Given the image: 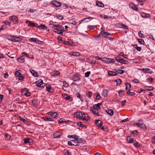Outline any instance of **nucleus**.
Instances as JSON below:
<instances>
[{
    "mask_svg": "<svg viewBox=\"0 0 155 155\" xmlns=\"http://www.w3.org/2000/svg\"><path fill=\"white\" fill-rule=\"evenodd\" d=\"M74 116L79 119L88 121L90 119V117L87 114L83 112H77L74 114Z\"/></svg>",
    "mask_w": 155,
    "mask_h": 155,
    "instance_id": "f257e3e1",
    "label": "nucleus"
},
{
    "mask_svg": "<svg viewBox=\"0 0 155 155\" xmlns=\"http://www.w3.org/2000/svg\"><path fill=\"white\" fill-rule=\"evenodd\" d=\"M53 26L52 28L54 29V31L57 34L62 35L63 32L64 31V29L61 25H54V24H51Z\"/></svg>",
    "mask_w": 155,
    "mask_h": 155,
    "instance_id": "f03ea898",
    "label": "nucleus"
},
{
    "mask_svg": "<svg viewBox=\"0 0 155 155\" xmlns=\"http://www.w3.org/2000/svg\"><path fill=\"white\" fill-rule=\"evenodd\" d=\"M101 105V104L99 103L96 104H94L93 107H90V110L92 113L97 116H99L100 114L98 111L100 109V106Z\"/></svg>",
    "mask_w": 155,
    "mask_h": 155,
    "instance_id": "7ed1b4c3",
    "label": "nucleus"
},
{
    "mask_svg": "<svg viewBox=\"0 0 155 155\" xmlns=\"http://www.w3.org/2000/svg\"><path fill=\"white\" fill-rule=\"evenodd\" d=\"M36 85L39 87L44 88L45 84L43 82V81L41 79L38 80L35 82Z\"/></svg>",
    "mask_w": 155,
    "mask_h": 155,
    "instance_id": "20e7f679",
    "label": "nucleus"
},
{
    "mask_svg": "<svg viewBox=\"0 0 155 155\" xmlns=\"http://www.w3.org/2000/svg\"><path fill=\"white\" fill-rule=\"evenodd\" d=\"M103 61L106 62L107 63H114L115 61V60L113 59L110 58H104L102 60Z\"/></svg>",
    "mask_w": 155,
    "mask_h": 155,
    "instance_id": "39448f33",
    "label": "nucleus"
},
{
    "mask_svg": "<svg viewBox=\"0 0 155 155\" xmlns=\"http://www.w3.org/2000/svg\"><path fill=\"white\" fill-rule=\"evenodd\" d=\"M81 79V76L78 74H76L72 77V79L74 81H79Z\"/></svg>",
    "mask_w": 155,
    "mask_h": 155,
    "instance_id": "423d86ee",
    "label": "nucleus"
},
{
    "mask_svg": "<svg viewBox=\"0 0 155 155\" xmlns=\"http://www.w3.org/2000/svg\"><path fill=\"white\" fill-rule=\"evenodd\" d=\"M9 19L14 24L18 23V21L17 17L15 16H11L9 18Z\"/></svg>",
    "mask_w": 155,
    "mask_h": 155,
    "instance_id": "0eeeda50",
    "label": "nucleus"
},
{
    "mask_svg": "<svg viewBox=\"0 0 155 155\" xmlns=\"http://www.w3.org/2000/svg\"><path fill=\"white\" fill-rule=\"evenodd\" d=\"M46 90L48 92L52 93L54 91V89L52 88L49 84H47L46 85Z\"/></svg>",
    "mask_w": 155,
    "mask_h": 155,
    "instance_id": "6e6552de",
    "label": "nucleus"
},
{
    "mask_svg": "<svg viewBox=\"0 0 155 155\" xmlns=\"http://www.w3.org/2000/svg\"><path fill=\"white\" fill-rule=\"evenodd\" d=\"M26 23L28 25V26L37 27V26L36 25L37 24L33 23L31 21L27 20L26 21Z\"/></svg>",
    "mask_w": 155,
    "mask_h": 155,
    "instance_id": "1a4fd4ad",
    "label": "nucleus"
},
{
    "mask_svg": "<svg viewBox=\"0 0 155 155\" xmlns=\"http://www.w3.org/2000/svg\"><path fill=\"white\" fill-rule=\"evenodd\" d=\"M51 3L56 8L58 7L61 5V3L59 2L56 1H52Z\"/></svg>",
    "mask_w": 155,
    "mask_h": 155,
    "instance_id": "9d476101",
    "label": "nucleus"
},
{
    "mask_svg": "<svg viewBox=\"0 0 155 155\" xmlns=\"http://www.w3.org/2000/svg\"><path fill=\"white\" fill-rule=\"evenodd\" d=\"M21 92L27 97H29L31 95V93L27 90L26 88H25L22 90L21 91Z\"/></svg>",
    "mask_w": 155,
    "mask_h": 155,
    "instance_id": "9b49d317",
    "label": "nucleus"
},
{
    "mask_svg": "<svg viewBox=\"0 0 155 155\" xmlns=\"http://www.w3.org/2000/svg\"><path fill=\"white\" fill-rule=\"evenodd\" d=\"M129 5L130 8L135 10L137 11L138 10V9L136 7V5L133 3H130Z\"/></svg>",
    "mask_w": 155,
    "mask_h": 155,
    "instance_id": "f8f14e48",
    "label": "nucleus"
},
{
    "mask_svg": "<svg viewBox=\"0 0 155 155\" xmlns=\"http://www.w3.org/2000/svg\"><path fill=\"white\" fill-rule=\"evenodd\" d=\"M142 120H139V123H136V125L139 127H140L143 129H145L146 128L145 125L143 124L140 123V122Z\"/></svg>",
    "mask_w": 155,
    "mask_h": 155,
    "instance_id": "ddd939ff",
    "label": "nucleus"
},
{
    "mask_svg": "<svg viewBox=\"0 0 155 155\" xmlns=\"http://www.w3.org/2000/svg\"><path fill=\"white\" fill-rule=\"evenodd\" d=\"M29 41L30 42H34L37 43H39L41 42L40 40L37 38H31L29 39Z\"/></svg>",
    "mask_w": 155,
    "mask_h": 155,
    "instance_id": "4468645a",
    "label": "nucleus"
},
{
    "mask_svg": "<svg viewBox=\"0 0 155 155\" xmlns=\"http://www.w3.org/2000/svg\"><path fill=\"white\" fill-rule=\"evenodd\" d=\"M117 25L119 27L123 28L126 29H128V27L126 25L121 23H119L117 24Z\"/></svg>",
    "mask_w": 155,
    "mask_h": 155,
    "instance_id": "2eb2a0df",
    "label": "nucleus"
},
{
    "mask_svg": "<svg viewBox=\"0 0 155 155\" xmlns=\"http://www.w3.org/2000/svg\"><path fill=\"white\" fill-rule=\"evenodd\" d=\"M117 25L119 27L123 28L126 29H128V27L126 25L121 23H119L117 24Z\"/></svg>",
    "mask_w": 155,
    "mask_h": 155,
    "instance_id": "dca6fc26",
    "label": "nucleus"
},
{
    "mask_svg": "<svg viewBox=\"0 0 155 155\" xmlns=\"http://www.w3.org/2000/svg\"><path fill=\"white\" fill-rule=\"evenodd\" d=\"M93 18L91 17H88L83 18L81 21V22L84 21V22H87L90 21Z\"/></svg>",
    "mask_w": 155,
    "mask_h": 155,
    "instance_id": "f3484780",
    "label": "nucleus"
},
{
    "mask_svg": "<svg viewBox=\"0 0 155 155\" xmlns=\"http://www.w3.org/2000/svg\"><path fill=\"white\" fill-rule=\"evenodd\" d=\"M95 124L96 125L99 127H101L103 123L100 120H96L95 121Z\"/></svg>",
    "mask_w": 155,
    "mask_h": 155,
    "instance_id": "a211bd4d",
    "label": "nucleus"
},
{
    "mask_svg": "<svg viewBox=\"0 0 155 155\" xmlns=\"http://www.w3.org/2000/svg\"><path fill=\"white\" fill-rule=\"evenodd\" d=\"M141 70L143 71L144 73H147L149 74H151L152 72L150 69L148 68H143Z\"/></svg>",
    "mask_w": 155,
    "mask_h": 155,
    "instance_id": "6ab92c4d",
    "label": "nucleus"
},
{
    "mask_svg": "<svg viewBox=\"0 0 155 155\" xmlns=\"http://www.w3.org/2000/svg\"><path fill=\"white\" fill-rule=\"evenodd\" d=\"M78 136H75L74 137V139H75V143H81L82 141V140L81 138H78Z\"/></svg>",
    "mask_w": 155,
    "mask_h": 155,
    "instance_id": "aec40b11",
    "label": "nucleus"
},
{
    "mask_svg": "<svg viewBox=\"0 0 155 155\" xmlns=\"http://www.w3.org/2000/svg\"><path fill=\"white\" fill-rule=\"evenodd\" d=\"M70 54L73 56L78 57L80 56V54L78 52H72L70 53Z\"/></svg>",
    "mask_w": 155,
    "mask_h": 155,
    "instance_id": "412c9836",
    "label": "nucleus"
},
{
    "mask_svg": "<svg viewBox=\"0 0 155 155\" xmlns=\"http://www.w3.org/2000/svg\"><path fill=\"white\" fill-rule=\"evenodd\" d=\"M64 97L66 100L68 101H71L73 100L72 98L67 94H65L64 96Z\"/></svg>",
    "mask_w": 155,
    "mask_h": 155,
    "instance_id": "4be33fe9",
    "label": "nucleus"
},
{
    "mask_svg": "<svg viewBox=\"0 0 155 155\" xmlns=\"http://www.w3.org/2000/svg\"><path fill=\"white\" fill-rule=\"evenodd\" d=\"M25 57L24 55L21 56L17 59V61L21 63H23L25 62Z\"/></svg>",
    "mask_w": 155,
    "mask_h": 155,
    "instance_id": "5701e85b",
    "label": "nucleus"
},
{
    "mask_svg": "<svg viewBox=\"0 0 155 155\" xmlns=\"http://www.w3.org/2000/svg\"><path fill=\"white\" fill-rule=\"evenodd\" d=\"M61 134H62V133L61 134L59 132H56L53 134V137L54 138H59Z\"/></svg>",
    "mask_w": 155,
    "mask_h": 155,
    "instance_id": "b1692460",
    "label": "nucleus"
},
{
    "mask_svg": "<svg viewBox=\"0 0 155 155\" xmlns=\"http://www.w3.org/2000/svg\"><path fill=\"white\" fill-rule=\"evenodd\" d=\"M32 143V140L31 138H28L24 139V143L26 144L27 143Z\"/></svg>",
    "mask_w": 155,
    "mask_h": 155,
    "instance_id": "393cba45",
    "label": "nucleus"
},
{
    "mask_svg": "<svg viewBox=\"0 0 155 155\" xmlns=\"http://www.w3.org/2000/svg\"><path fill=\"white\" fill-rule=\"evenodd\" d=\"M127 140L129 143H133L136 141V140L131 138L130 137L128 136L127 137Z\"/></svg>",
    "mask_w": 155,
    "mask_h": 155,
    "instance_id": "a878e982",
    "label": "nucleus"
},
{
    "mask_svg": "<svg viewBox=\"0 0 155 155\" xmlns=\"http://www.w3.org/2000/svg\"><path fill=\"white\" fill-rule=\"evenodd\" d=\"M141 16L144 18H147L150 16L149 14H146V13L142 12L141 13Z\"/></svg>",
    "mask_w": 155,
    "mask_h": 155,
    "instance_id": "bb28decb",
    "label": "nucleus"
},
{
    "mask_svg": "<svg viewBox=\"0 0 155 155\" xmlns=\"http://www.w3.org/2000/svg\"><path fill=\"white\" fill-rule=\"evenodd\" d=\"M117 74L116 72L109 71L108 72V75L109 76H115Z\"/></svg>",
    "mask_w": 155,
    "mask_h": 155,
    "instance_id": "cd10ccee",
    "label": "nucleus"
},
{
    "mask_svg": "<svg viewBox=\"0 0 155 155\" xmlns=\"http://www.w3.org/2000/svg\"><path fill=\"white\" fill-rule=\"evenodd\" d=\"M101 34L104 37H108V36H110V34L108 32H105L104 31H102Z\"/></svg>",
    "mask_w": 155,
    "mask_h": 155,
    "instance_id": "c85d7f7f",
    "label": "nucleus"
},
{
    "mask_svg": "<svg viewBox=\"0 0 155 155\" xmlns=\"http://www.w3.org/2000/svg\"><path fill=\"white\" fill-rule=\"evenodd\" d=\"M96 5L98 6L101 7H104V5L103 3L98 1L96 2Z\"/></svg>",
    "mask_w": 155,
    "mask_h": 155,
    "instance_id": "c756f323",
    "label": "nucleus"
},
{
    "mask_svg": "<svg viewBox=\"0 0 155 155\" xmlns=\"http://www.w3.org/2000/svg\"><path fill=\"white\" fill-rule=\"evenodd\" d=\"M40 29H43L44 30H46L47 29L46 27L44 25H41L40 26H37V27Z\"/></svg>",
    "mask_w": 155,
    "mask_h": 155,
    "instance_id": "7c9ffc66",
    "label": "nucleus"
},
{
    "mask_svg": "<svg viewBox=\"0 0 155 155\" xmlns=\"http://www.w3.org/2000/svg\"><path fill=\"white\" fill-rule=\"evenodd\" d=\"M106 112L108 114L111 116H112L114 114L113 111L111 109L107 110H106Z\"/></svg>",
    "mask_w": 155,
    "mask_h": 155,
    "instance_id": "2f4dec72",
    "label": "nucleus"
},
{
    "mask_svg": "<svg viewBox=\"0 0 155 155\" xmlns=\"http://www.w3.org/2000/svg\"><path fill=\"white\" fill-rule=\"evenodd\" d=\"M30 71L33 76L35 77H37L38 76V73L34 71L33 69L30 70Z\"/></svg>",
    "mask_w": 155,
    "mask_h": 155,
    "instance_id": "473e14b6",
    "label": "nucleus"
},
{
    "mask_svg": "<svg viewBox=\"0 0 155 155\" xmlns=\"http://www.w3.org/2000/svg\"><path fill=\"white\" fill-rule=\"evenodd\" d=\"M21 39L18 37H16L15 36H14V42H19L21 41Z\"/></svg>",
    "mask_w": 155,
    "mask_h": 155,
    "instance_id": "72a5a7b5",
    "label": "nucleus"
},
{
    "mask_svg": "<svg viewBox=\"0 0 155 155\" xmlns=\"http://www.w3.org/2000/svg\"><path fill=\"white\" fill-rule=\"evenodd\" d=\"M96 26L94 25H88L87 26V28L89 30H94L95 29Z\"/></svg>",
    "mask_w": 155,
    "mask_h": 155,
    "instance_id": "f704fd0d",
    "label": "nucleus"
},
{
    "mask_svg": "<svg viewBox=\"0 0 155 155\" xmlns=\"http://www.w3.org/2000/svg\"><path fill=\"white\" fill-rule=\"evenodd\" d=\"M59 72L57 71H54L51 73V74L53 76H55L59 74Z\"/></svg>",
    "mask_w": 155,
    "mask_h": 155,
    "instance_id": "c9c22d12",
    "label": "nucleus"
},
{
    "mask_svg": "<svg viewBox=\"0 0 155 155\" xmlns=\"http://www.w3.org/2000/svg\"><path fill=\"white\" fill-rule=\"evenodd\" d=\"M145 89L149 91H152L153 90V88L152 87L146 86L145 87Z\"/></svg>",
    "mask_w": 155,
    "mask_h": 155,
    "instance_id": "e433bc0d",
    "label": "nucleus"
},
{
    "mask_svg": "<svg viewBox=\"0 0 155 155\" xmlns=\"http://www.w3.org/2000/svg\"><path fill=\"white\" fill-rule=\"evenodd\" d=\"M43 119L45 121H53V119L49 117H43Z\"/></svg>",
    "mask_w": 155,
    "mask_h": 155,
    "instance_id": "4c0bfd02",
    "label": "nucleus"
},
{
    "mask_svg": "<svg viewBox=\"0 0 155 155\" xmlns=\"http://www.w3.org/2000/svg\"><path fill=\"white\" fill-rule=\"evenodd\" d=\"M92 94V93L91 91H87L86 93V95L87 97H91Z\"/></svg>",
    "mask_w": 155,
    "mask_h": 155,
    "instance_id": "58836bf2",
    "label": "nucleus"
},
{
    "mask_svg": "<svg viewBox=\"0 0 155 155\" xmlns=\"http://www.w3.org/2000/svg\"><path fill=\"white\" fill-rule=\"evenodd\" d=\"M126 89L127 90H129L131 87V85L129 83H126Z\"/></svg>",
    "mask_w": 155,
    "mask_h": 155,
    "instance_id": "ea45409f",
    "label": "nucleus"
},
{
    "mask_svg": "<svg viewBox=\"0 0 155 155\" xmlns=\"http://www.w3.org/2000/svg\"><path fill=\"white\" fill-rule=\"evenodd\" d=\"M116 72H117L118 74H122L124 72V71L120 69H117L116 70Z\"/></svg>",
    "mask_w": 155,
    "mask_h": 155,
    "instance_id": "a19ab883",
    "label": "nucleus"
},
{
    "mask_svg": "<svg viewBox=\"0 0 155 155\" xmlns=\"http://www.w3.org/2000/svg\"><path fill=\"white\" fill-rule=\"evenodd\" d=\"M115 81L117 83V85H120L121 82V81L120 79H118L116 80Z\"/></svg>",
    "mask_w": 155,
    "mask_h": 155,
    "instance_id": "79ce46f5",
    "label": "nucleus"
},
{
    "mask_svg": "<svg viewBox=\"0 0 155 155\" xmlns=\"http://www.w3.org/2000/svg\"><path fill=\"white\" fill-rule=\"evenodd\" d=\"M138 41L139 43L143 45L144 44V41L142 39H139Z\"/></svg>",
    "mask_w": 155,
    "mask_h": 155,
    "instance_id": "37998d69",
    "label": "nucleus"
},
{
    "mask_svg": "<svg viewBox=\"0 0 155 155\" xmlns=\"http://www.w3.org/2000/svg\"><path fill=\"white\" fill-rule=\"evenodd\" d=\"M63 86L65 87H68V84L65 81H63Z\"/></svg>",
    "mask_w": 155,
    "mask_h": 155,
    "instance_id": "c03bdc74",
    "label": "nucleus"
},
{
    "mask_svg": "<svg viewBox=\"0 0 155 155\" xmlns=\"http://www.w3.org/2000/svg\"><path fill=\"white\" fill-rule=\"evenodd\" d=\"M127 94L133 96L134 95L135 93L134 92H130V91H128L127 92Z\"/></svg>",
    "mask_w": 155,
    "mask_h": 155,
    "instance_id": "a18cd8bd",
    "label": "nucleus"
},
{
    "mask_svg": "<svg viewBox=\"0 0 155 155\" xmlns=\"http://www.w3.org/2000/svg\"><path fill=\"white\" fill-rule=\"evenodd\" d=\"M119 95L120 96H123L124 95V91L122 90H120L119 92Z\"/></svg>",
    "mask_w": 155,
    "mask_h": 155,
    "instance_id": "49530a36",
    "label": "nucleus"
},
{
    "mask_svg": "<svg viewBox=\"0 0 155 155\" xmlns=\"http://www.w3.org/2000/svg\"><path fill=\"white\" fill-rule=\"evenodd\" d=\"M122 58L120 57H117L116 58V60L119 62H120Z\"/></svg>",
    "mask_w": 155,
    "mask_h": 155,
    "instance_id": "de8ad7c7",
    "label": "nucleus"
},
{
    "mask_svg": "<svg viewBox=\"0 0 155 155\" xmlns=\"http://www.w3.org/2000/svg\"><path fill=\"white\" fill-rule=\"evenodd\" d=\"M14 36H9L8 37V39L12 41H14Z\"/></svg>",
    "mask_w": 155,
    "mask_h": 155,
    "instance_id": "09e8293b",
    "label": "nucleus"
},
{
    "mask_svg": "<svg viewBox=\"0 0 155 155\" xmlns=\"http://www.w3.org/2000/svg\"><path fill=\"white\" fill-rule=\"evenodd\" d=\"M5 138L6 140H9L11 136L8 134H6L5 135Z\"/></svg>",
    "mask_w": 155,
    "mask_h": 155,
    "instance_id": "8fccbe9b",
    "label": "nucleus"
},
{
    "mask_svg": "<svg viewBox=\"0 0 155 155\" xmlns=\"http://www.w3.org/2000/svg\"><path fill=\"white\" fill-rule=\"evenodd\" d=\"M18 118L21 121H22L23 122H25L26 121V120L25 119L20 116H18Z\"/></svg>",
    "mask_w": 155,
    "mask_h": 155,
    "instance_id": "3c124183",
    "label": "nucleus"
},
{
    "mask_svg": "<svg viewBox=\"0 0 155 155\" xmlns=\"http://www.w3.org/2000/svg\"><path fill=\"white\" fill-rule=\"evenodd\" d=\"M4 23L6 25H8L9 26L11 25V22L8 21H4Z\"/></svg>",
    "mask_w": 155,
    "mask_h": 155,
    "instance_id": "603ef678",
    "label": "nucleus"
},
{
    "mask_svg": "<svg viewBox=\"0 0 155 155\" xmlns=\"http://www.w3.org/2000/svg\"><path fill=\"white\" fill-rule=\"evenodd\" d=\"M134 145L136 147H138L140 146V144L138 142H137L134 143Z\"/></svg>",
    "mask_w": 155,
    "mask_h": 155,
    "instance_id": "864d4df0",
    "label": "nucleus"
},
{
    "mask_svg": "<svg viewBox=\"0 0 155 155\" xmlns=\"http://www.w3.org/2000/svg\"><path fill=\"white\" fill-rule=\"evenodd\" d=\"M58 114L56 112H54L52 117L54 118H56L57 117Z\"/></svg>",
    "mask_w": 155,
    "mask_h": 155,
    "instance_id": "5fc2aeb1",
    "label": "nucleus"
},
{
    "mask_svg": "<svg viewBox=\"0 0 155 155\" xmlns=\"http://www.w3.org/2000/svg\"><path fill=\"white\" fill-rule=\"evenodd\" d=\"M96 96V99L97 100H99L101 98V96L100 95H99L98 93H97L95 94Z\"/></svg>",
    "mask_w": 155,
    "mask_h": 155,
    "instance_id": "6e6d98bb",
    "label": "nucleus"
},
{
    "mask_svg": "<svg viewBox=\"0 0 155 155\" xmlns=\"http://www.w3.org/2000/svg\"><path fill=\"white\" fill-rule=\"evenodd\" d=\"M90 74V71H87L85 73V76L86 77H87L89 76V75Z\"/></svg>",
    "mask_w": 155,
    "mask_h": 155,
    "instance_id": "4d7b16f0",
    "label": "nucleus"
},
{
    "mask_svg": "<svg viewBox=\"0 0 155 155\" xmlns=\"http://www.w3.org/2000/svg\"><path fill=\"white\" fill-rule=\"evenodd\" d=\"M64 122H65L64 119L63 118H61L59 120V123L60 124Z\"/></svg>",
    "mask_w": 155,
    "mask_h": 155,
    "instance_id": "13d9d810",
    "label": "nucleus"
},
{
    "mask_svg": "<svg viewBox=\"0 0 155 155\" xmlns=\"http://www.w3.org/2000/svg\"><path fill=\"white\" fill-rule=\"evenodd\" d=\"M139 35L140 37L141 38H143L144 37V35L143 34H142L140 31L139 33L138 34Z\"/></svg>",
    "mask_w": 155,
    "mask_h": 155,
    "instance_id": "bf43d9fd",
    "label": "nucleus"
},
{
    "mask_svg": "<svg viewBox=\"0 0 155 155\" xmlns=\"http://www.w3.org/2000/svg\"><path fill=\"white\" fill-rule=\"evenodd\" d=\"M132 81L135 83H138L139 82V81L137 79H135L134 80H133Z\"/></svg>",
    "mask_w": 155,
    "mask_h": 155,
    "instance_id": "052dcab7",
    "label": "nucleus"
},
{
    "mask_svg": "<svg viewBox=\"0 0 155 155\" xmlns=\"http://www.w3.org/2000/svg\"><path fill=\"white\" fill-rule=\"evenodd\" d=\"M57 18L59 19H60V20H62L63 18V17L60 15H57Z\"/></svg>",
    "mask_w": 155,
    "mask_h": 155,
    "instance_id": "680f3d73",
    "label": "nucleus"
},
{
    "mask_svg": "<svg viewBox=\"0 0 155 155\" xmlns=\"http://www.w3.org/2000/svg\"><path fill=\"white\" fill-rule=\"evenodd\" d=\"M64 155H71L70 153L67 150H65V151Z\"/></svg>",
    "mask_w": 155,
    "mask_h": 155,
    "instance_id": "e2e57ef3",
    "label": "nucleus"
},
{
    "mask_svg": "<svg viewBox=\"0 0 155 155\" xmlns=\"http://www.w3.org/2000/svg\"><path fill=\"white\" fill-rule=\"evenodd\" d=\"M18 78L19 80H22L23 78V77L21 74L18 77Z\"/></svg>",
    "mask_w": 155,
    "mask_h": 155,
    "instance_id": "0e129e2a",
    "label": "nucleus"
},
{
    "mask_svg": "<svg viewBox=\"0 0 155 155\" xmlns=\"http://www.w3.org/2000/svg\"><path fill=\"white\" fill-rule=\"evenodd\" d=\"M137 131L136 130L132 131L131 132V133L134 135L137 134Z\"/></svg>",
    "mask_w": 155,
    "mask_h": 155,
    "instance_id": "69168bd1",
    "label": "nucleus"
},
{
    "mask_svg": "<svg viewBox=\"0 0 155 155\" xmlns=\"http://www.w3.org/2000/svg\"><path fill=\"white\" fill-rule=\"evenodd\" d=\"M32 103L34 105H36L37 101L35 100H33L32 101Z\"/></svg>",
    "mask_w": 155,
    "mask_h": 155,
    "instance_id": "338daca9",
    "label": "nucleus"
},
{
    "mask_svg": "<svg viewBox=\"0 0 155 155\" xmlns=\"http://www.w3.org/2000/svg\"><path fill=\"white\" fill-rule=\"evenodd\" d=\"M151 141L153 143H155V137H152Z\"/></svg>",
    "mask_w": 155,
    "mask_h": 155,
    "instance_id": "774afa93",
    "label": "nucleus"
}]
</instances>
